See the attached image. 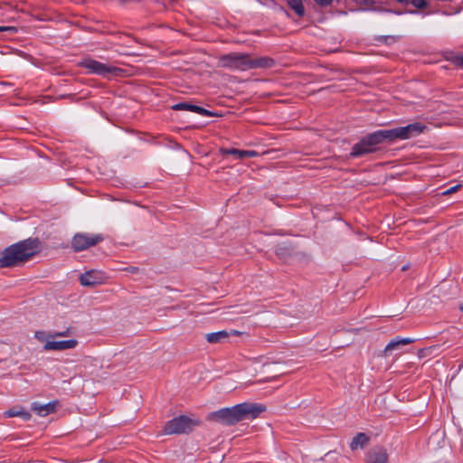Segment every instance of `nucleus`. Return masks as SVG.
I'll list each match as a JSON object with an SVG mask.
<instances>
[{
	"mask_svg": "<svg viewBox=\"0 0 463 463\" xmlns=\"http://www.w3.org/2000/svg\"><path fill=\"white\" fill-rule=\"evenodd\" d=\"M369 442V437L364 433H357L352 439L350 443V448L352 450H356L358 449H364Z\"/></svg>",
	"mask_w": 463,
	"mask_h": 463,
	"instance_id": "obj_17",
	"label": "nucleus"
},
{
	"mask_svg": "<svg viewBox=\"0 0 463 463\" xmlns=\"http://www.w3.org/2000/svg\"><path fill=\"white\" fill-rule=\"evenodd\" d=\"M367 463H388V454L384 448H374L368 452Z\"/></svg>",
	"mask_w": 463,
	"mask_h": 463,
	"instance_id": "obj_12",
	"label": "nucleus"
},
{
	"mask_svg": "<svg viewBox=\"0 0 463 463\" xmlns=\"http://www.w3.org/2000/svg\"><path fill=\"white\" fill-rule=\"evenodd\" d=\"M446 59L447 61H449L454 66L463 69V55H451Z\"/></svg>",
	"mask_w": 463,
	"mask_h": 463,
	"instance_id": "obj_21",
	"label": "nucleus"
},
{
	"mask_svg": "<svg viewBox=\"0 0 463 463\" xmlns=\"http://www.w3.org/2000/svg\"><path fill=\"white\" fill-rule=\"evenodd\" d=\"M222 67L246 71L249 70V54L232 52L223 55L220 59Z\"/></svg>",
	"mask_w": 463,
	"mask_h": 463,
	"instance_id": "obj_7",
	"label": "nucleus"
},
{
	"mask_svg": "<svg viewBox=\"0 0 463 463\" xmlns=\"http://www.w3.org/2000/svg\"><path fill=\"white\" fill-rule=\"evenodd\" d=\"M78 341L75 339L62 340V341H47L43 345V350L50 351H61L73 349L77 346Z\"/></svg>",
	"mask_w": 463,
	"mask_h": 463,
	"instance_id": "obj_10",
	"label": "nucleus"
},
{
	"mask_svg": "<svg viewBox=\"0 0 463 463\" xmlns=\"http://www.w3.org/2000/svg\"><path fill=\"white\" fill-rule=\"evenodd\" d=\"M131 272L135 273V272H137L138 269L136 268V267H131V269H129Z\"/></svg>",
	"mask_w": 463,
	"mask_h": 463,
	"instance_id": "obj_30",
	"label": "nucleus"
},
{
	"mask_svg": "<svg viewBox=\"0 0 463 463\" xmlns=\"http://www.w3.org/2000/svg\"><path fill=\"white\" fill-rule=\"evenodd\" d=\"M199 424V420L182 415L167 421L164 427V432L168 435L186 434L191 432Z\"/></svg>",
	"mask_w": 463,
	"mask_h": 463,
	"instance_id": "obj_4",
	"label": "nucleus"
},
{
	"mask_svg": "<svg viewBox=\"0 0 463 463\" xmlns=\"http://www.w3.org/2000/svg\"><path fill=\"white\" fill-rule=\"evenodd\" d=\"M231 334H233V335H241V332H239V331L233 330V331H232V332L230 333V335H231Z\"/></svg>",
	"mask_w": 463,
	"mask_h": 463,
	"instance_id": "obj_31",
	"label": "nucleus"
},
{
	"mask_svg": "<svg viewBox=\"0 0 463 463\" xmlns=\"http://www.w3.org/2000/svg\"><path fill=\"white\" fill-rule=\"evenodd\" d=\"M288 5L299 17L304 16L305 8L303 6V0H288Z\"/></svg>",
	"mask_w": 463,
	"mask_h": 463,
	"instance_id": "obj_20",
	"label": "nucleus"
},
{
	"mask_svg": "<svg viewBox=\"0 0 463 463\" xmlns=\"http://www.w3.org/2000/svg\"><path fill=\"white\" fill-rule=\"evenodd\" d=\"M459 308L461 311H463V305H460Z\"/></svg>",
	"mask_w": 463,
	"mask_h": 463,
	"instance_id": "obj_33",
	"label": "nucleus"
},
{
	"mask_svg": "<svg viewBox=\"0 0 463 463\" xmlns=\"http://www.w3.org/2000/svg\"><path fill=\"white\" fill-rule=\"evenodd\" d=\"M80 65L87 70L90 71V72L105 76L109 73H115L116 71H119L116 67L108 66L104 63H101L98 61L92 60V59H85L82 61Z\"/></svg>",
	"mask_w": 463,
	"mask_h": 463,
	"instance_id": "obj_8",
	"label": "nucleus"
},
{
	"mask_svg": "<svg viewBox=\"0 0 463 463\" xmlns=\"http://www.w3.org/2000/svg\"><path fill=\"white\" fill-rule=\"evenodd\" d=\"M276 254L285 262H308L310 260L309 254L298 250L290 241H283L279 243L276 249Z\"/></svg>",
	"mask_w": 463,
	"mask_h": 463,
	"instance_id": "obj_5",
	"label": "nucleus"
},
{
	"mask_svg": "<svg viewBox=\"0 0 463 463\" xmlns=\"http://www.w3.org/2000/svg\"><path fill=\"white\" fill-rule=\"evenodd\" d=\"M406 269H407L406 266L402 267V270H406Z\"/></svg>",
	"mask_w": 463,
	"mask_h": 463,
	"instance_id": "obj_34",
	"label": "nucleus"
},
{
	"mask_svg": "<svg viewBox=\"0 0 463 463\" xmlns=\"http://www.w3.org/2000/svg\"><path fill=\"white\" fill-rule=\"evenodd\" d=\"M5 416L11 418V417H20L24 420H29L31 419V414L27 411H24L23 409H19L17 407H14L12 409H9L8 411H5Z\"/></svg>",
	"mask_w": 463,
	"mask_h": 463,
	"instance_id": "obj_19",
	"label": "nucleus"
},
{
	"mask_svg": "<svg viewBox=\"0 0 463 463\" xmlns=\"http://www.w3.org/2000/svg\"><path fill=\"white\" fill-rule=\"evenodd\" d=\"M266 411V406L259 403L242 402L231 408H224L208 415V420L223 425H234L245 420H254Z\"/></svg>",
	"mask_w": 463,
	"mask_h": 463,
	"instance_id": "obj_3",
	"label": "nucleus"
},
{
	"mask_svg": "<svg viewBox=\"0 0 463 463\" xmlns=\"http://www.w3.org/2000/svg\"><path fill=\"white\" fill-rule=\"evenodd\" d=\"M42 241L28 238L6 247L0 256V269L21 267L41 252Z\"/></svg>",
	"mask_w": 463,
	"mask_h": 463,
	"instance_id": "obj_2",
	"label": "nucleus"
},
{
	"mask_svg": "<svg viewBox=\"0 0 463 463\" xmlns=\"http://www.w3.org/2000/svg\"><path fill=\"white\" fill-rule=\"evenodd\" d=\"M5 31H14V28L10 26H0V32Z\"/></svg>",
	"mask_w": 463,
	"mask_h": 463,
	"instance_id": "obj_29",
	"label": "nucleus"
},
{
	"mask_svg": "<svg viewBox=\"0 0 463 463\" xmlns=\"http://www.w3.org/2000/svg\"><path fill=\"white\" fill-rule=\"evenodd\" d=\"M426 127L415 122L405 127L392 129H381L364 137L360 142L354 144L350 152L351 157H361L374 153L378 146L385 142L392 143L397 139L404 140L414 137L423 132Z\"/></svg>",
	"mask_w": 463,
	"mask_h": 463,
	"instance_id": "obj_1",
	"label": "nucleus"
},
{
	"mask_svg": "<svg viewBox=\"0 0 463 463\" xmlns=\"http://www.w3.org/2000/svg\"><path fill=\"white\" fill-rule=\"evenodd\" d=\"M229 336L230 333L225 330H222L219 332L209 333L205 335V338L208 343L219 344L226 341L229 338Z\"/></svg>",
	"mask_w": 463,
	"mask_h": 463,
	"instance_id": "obj_18",
	"label": "nucleus"
},
{
	"mask_svg": "<svg viewBox=\"0 0 463 463\" xmlns=\"http://www.w3.org/2000/svg\"><path fill=\"white\" fill-rule=\"evenodd\" d=\"M52 334H48L44 331H36L34 333L35 338L40 342H47L49 338H52Z\"/></svg>",
	"mask_w": 463,
	"mask_h": 463,
	"instance_id": "obj_23",
	"label": "nucleus"
},
{
	"mask_svg": "<svg viewBox=\"0 0 463 463\" xmlns=\"http://www.w3.org/2000/svg\"><path fill=\"white\" fill-rule=\"evenodd\" d=\"M376 41L379 43H385V44H392L397 41V37L391 36V35H387V36L382 35V36L376 37Z\"/></svg>",
	"mask_w": 463,
	"mask_h": 463,
	"instance_id": "obj_22",
	"label": "nucleus"
},
{
	"mask_svg": "<svg viewBox=\"0 0 463 463\" xmlns=\"http://www.w3.org/2000/svg\"><path fill=\"white\" fill-rule=\"evenodd\" d=\"M411 4L419 9L426 8L429 6V3L426 0H412Z\"/></svg>",
	"mask_w": 463,
	"mask_h": 463,
	"instance_id": "obj_25",
	"label": "nucleus"
},
{
	"mask_svg": "<svg viewBox=\"0 0 463 463\" xmlns=\"http://www.w3.org/2000/svg\"><path fill=\"white\" fill-rule=\"evenodd\" d=\"M104 237L101 234L91 233H76L71 240V248L74 251L79 252L95 246L103 241Z\"/></svg>",
	"mask_w": 463,
	"mask_h": 463,
	"instance_id": "obj_6",
	"label": "nucleus"
},
{
	"mask_svg": "<svg viewBox=\"0 0 463 463\" xmlns=\"http://www.w3.org/2000/svg\"><path fill=\"white\" fill-rule=\"evenodd\" d=\"M103 275L101 272L97 270H90L81 274L80 277V281L82 286L85 287H94L96 285H99L103 282Z\"/></svg>",
	"mask_w": 463,
	"mask_h": 463,
	"instance_id": "obj_9",
	"label": "nucleus"
},
{
	"mask_svg": "<svg viewBox=\"0 0 463 463\" xmlns=\"http://www.w3.org/2000/svg\"><path fill=\"white\" fill-rule=\"evenodd\" d=\"M70 335H71V330H70V328H67L66 330H64L62 332H56V333L52 334V338L65 337V336H69Z\"/></svg>",
	"mask_w": 463,
	"mask_h": 463,
	"instance_id": "obj_26",
	"label": "nucleus"
},
{
	"mask_svg": "<svg viewBox=\"0 0 463 463\" xmlns=\"http://www.w3.org/2000/svg\"><path fill=\"white\" fill-rule=\"evenodd\" d=\"M414 339L409 337H396L392 340L385 347L383 353L385 356H388L393 350H398L401 346L412 344Z\"/></svg>",
	"mask_w": 463,
	"mask_h": 463,
	"instance_id": "obj_15",
	"label": "nucleus"
},
{
	"mask_svg": "<svg viewBox=\"0 0 463 463\" xmlns=\"http://www.w3.org/2000/svg\"><path fill=\"white\" fill-rule=\"evenodd\" d=\"M438 348H439V346H437V345L422 348L419 351V356L425 357L427 355H430L432 354V351L435 349H438Z\"/></svg>",
	"mask_w": 463,
	"mask_h": 463,
	"instance_id": "obj_24",
	"label": "nucleus"
},
{
	"mask_svg": "<svg viewBox=\"0 0 463 463\" xmlns=\"http://www.w3.org/2000/svg\"><path fill=\"white\" fill-rule=\"evenodd\" d=\"M275 65V61L270 57H259L251 59L249 55V70L258 68H271Z\"/></svg>",
	"mask_w": 463,
	"mask_h": 463,
	"instance_id": "obj_14",
	"label": "nucleus"
},
{
	"mask_svg": "<svg viewBox=\"0 0 463 463\" xmlns=\"http://www.w3.org/2000/svg\"><path fill=\"white\" fill-rule=\"evenodd\" d=\"M58 402H52L46 404H40L39 402L32 403V411H35L40 416H47L55 411Z\"/></svg>",
	"mask_w": 463,
	"mask_h": 463,
	"instance_id": "obj_16",
	"label": "nucleus"
},
{
	"mask_svg": "<svg viewBox=\"0 0 463 463\" xmlns=\"http://www.w3.org/2000/svg\"><path fill=\"white\" fill-rule=\"evenodd\" d=\"M220 152L223 156H233L236 159H243L245 157H255L259 155L258 152L254 150H239L236 148H221Z\"/></svg>",
	"mask_w": 463,
	"mask_h": 463,
	"instance_id": "obj_13",
	"label": "nucleus"
},
{
	"mask_svg": "<svg viewBox=\"0 0 463 463\" xmlns=\"http://www.w3.org/2000/svg\"><path fill=\"white\" fill-rule=\"evenodd\" d=\"M460 187H461V184H457V185L452 186V187H450L449 189H448V190L444 191V192L442 193V194H443V195H449V194H453V193L457 192Z\"/></svg>",
	"mask_w": 463,
	"mask_h": 463,
	"instance_id": "obj_27",
	"label": "nucleus"
},
{
	"mask_svg": "<svg viewBox=\"0 0 463 463\" xmlns=\"http://www.w3.org/2000/svg\"><path fill=\"white\" fill-rule=\"evenodd\" d=\"M172 109L174 110H189V111H193V112H195L197 114H200V115H203V116H208V117L216 116V113H214L213 111L205 109L203 107H200V106H197V105L189 104V103H186V102H180V103L175 104L174 106H172Z\"/></svg>",
	"mask_w": 463,
	"mask_h": 463,
	"instance_id": "obj_11",
	"label": "nucleus"
},
{
	"mask_svg": "<svg viewBox=\"0 0 463 463\" xmlns=\"http://www.w3.org/2000/svg\"><path fill=\"white\" fill-rule=\"evenodd\" d=\"M317 5L321 6H327L332 4L333 0H314Z\"/></svg>",
	"mask_w": 463,
	"mask_h": 463,
	"instance_id": "obj_28",
	"label": "nucleus"
},
{
	"mask_svg": "<svg viewBox=\"0 0 463 463\" xmlns=\"http://www.w3.org/2000/svg\"><path fill=\"white\" fill-rule=\"evenodd\" d=\"M396 1L399 2V3H402V4L409 2V0H396Z\"/></svg>",
	"mask_w": 463,
	"mask_h": 463,
	"instance_id": "obj_32",
	"label": "nucleus"
}]
</instances>
